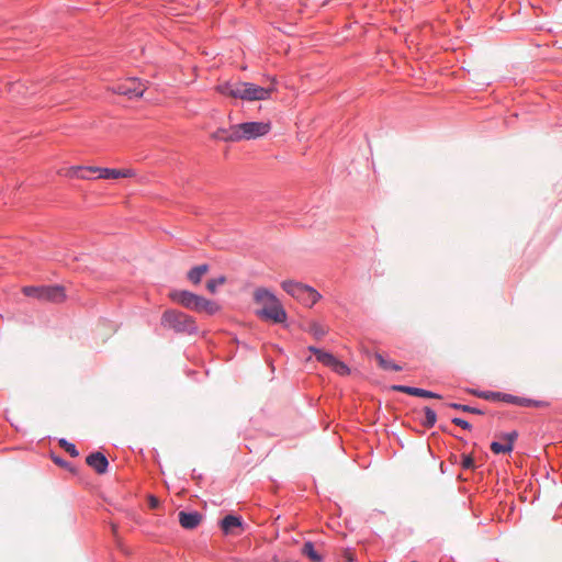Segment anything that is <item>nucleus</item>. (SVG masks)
Instances as JSON below:
<instances>
[{
	"instance_id": "nucleus-14",
	"label": "nucleus",
	"mask_w": 562,
	"mask_h": 562,
	"mask_svg": "<svg viewBox=\"0 0 562 562\" xmlns=\"http://www.w3.org/2000/svg\"><path fill=\"white\" fill-rule=\"evenodd\" d=\"M393 390L401 392V393L408 394V395H413V396H419V397H426V398H441V396L437 393H434V392H430V391H427L424 389H418V387H412V386H406V385H394Z\"/></svg>"
},
{
	"instance_id": "nucleus-23",
	"label": "nucleus",
	"mask_w": 562,
	"mask_h": 562,
	"mask_svg": "<svg viewBox=\"0 0 562 562\" xmlns=\"http://www.w3.org/2000/svg\"><path fill=\"white\" fill-rule=\"evenodd\" d=\"M375 359L379 363V366L384 370H393V371H400L402 368L397 366L396 363L386 360L382 355H375Z\"/></svg>"
},
{
	"instance_id": "nucleus-25",
	"label": "nucleus",
	"mask_w": 562,
	"mask_h": 562,
	"mask_svg": "<svg viewBox=\"0 0 562 562\" xmlns=\"http://www.w3.org/2000/svg\"><path fill=\"white\" fill-rule=\"evenodd\" d=\"M226 282V278L224 276H221L215 279H211L206 282V289L211 293H215L218 285H223Z\"/></svg>"
},
{
	"instance_id": "nucleus-32",
	"label": "nucleus",
	"mask_w": 562,
	"mask_h": 562,
	"mask_svg": "<svg viewBox=\"0 0 562 562\" xmlns=\"http://www.w3.org/2000/svg\"><path fill=\"white\" fill-rule=\"evenodd\" d=\"M342 557L346 562H355L353 553L349 549L344 550Z\"/></svg>"
},
{
	"instance_id": "nucleus-19",
	"label": "nucleus",
	"mask_w": 562,
	"mask_h": 562,
	"mask_svg": "<svg viewBox=\"0 0 562 562\" xmlns=\"http://www.w3.org/2000/svg\"><path fill=\"white\" fill-rule=\"evenodd\" d=\"M212 137L217 140L224 142H237L236 140V128L235 125L231 126L228 130L218 128L212 134Z\"/></svg>"
},
{
	"instance_id": "nucleus-18",
	"label": "nucleus",
	"mask_w": 562,
	"mask_h": 562,
	"mask_svg": "<svg viewBox=\"0 0 562 562\" xmlns=\"http://www.w3.org/2000/svg\"><path fill=\"white\" fill-rule=\"evenodd\" d=\"M240 527V518L234 515H227L221 521V528L225 533H235V529Z\"/></svg>"
},
{
	"instance_id": "nucleus-3",
	"label": "nucleus",
	"mask_w": 562,
	"mask_h": 562,
	"mask_svg": "<svg viewBox=\"0 0 562 562\" xmlns=\"http://www.w3.org/2000/svg\"><path fill=\"white\" fill-rule=\"evenodd\" d=\"M161 325L177 333L194 334L198 331L193 317L175 310L166 311L162 314Z\"/></svg>"
},
{
	"instance_id": "nucleus-15",
	"label": "nucleus",
	"mask_w": 562,
	"mask_h": 562,
	"mask_svg": "<svg viewBox=\"0 0 562 562\" xmlns=\"http://www.w3.org/2000/svg\"><path fill=\"white\" fill-rule=\"evenodd\" d=\"M221 310L220 305L211 300H207L203 296L198 295L196 305H194L193 311L195 312H204L207 315H214Z\"/></svg>"
},
{
	"instance_id": "nucleus-7",
	"label": "nucleus",
	"mask_w": 562,
	"mask_h": 562,
	"mask_svg": "<svg viewBox=\"0 0 562 562\" xmlns=\"http://www.w3.org/2000/svg\"><path fill=\"white\" fill-rule=\"evenodd\" d=\"M238 99L245 101L267 100L276 91L273 83L267 88H263L251 82L238 81Z\"/></svg>"
},
{
	"instance_id": "nucleus-24",
	"label": "nucleus",
	"mask_w": 562,
	"mask_h": 562,
	"mask_svg": "<svg viewBox=\"0 0 562 562\" xmlns=\"http://www.w3.org/2000/svg\"><path fill=\"white\" fill-rule=\"evenodd\" d=\"M424 413L425 419L423 420V425L427 428H431L436 424L437 415L430 407H425Z\"/></svg>"
},
{
	"instance_id": "nucleus-27",
	"label": "nucleus",
	"mask_w": 562,
	"mask_h": 562,
	"mask_svg": "<svg viewBox=\"0 0 562 562\" xmlns=\"http://www.w3.org/2000/svg\"><path fill=\"white\" fill-rule=\"evenodd\" d=\"M59 446L64 448L71 457L76 458L79 456L76 446L71 442H68L66 439H60Z\"/></svg>"
},
{
	"instance_id": "nucleus-11",
	"label": "nucleus",
	"mask_w": 562,
	"mask_h": 562,
	"mask_svg": "<svg viewBox=\"0 0 562 562\" xmlns=\"http://www.w3.org/2000/svg\"><path fill=\"white\" fill-rule=\"evenodd\" d=\"M169 296L173 302L181 304L186 308L193 310L194 305H196L198 295L187 290L171 291Z\"/></svg>"
},
{
	"instance_id": "nucleus-16",
	"label": "nucleus",
	"mask_w": 562,
	"mask_h": 562,
	"mask_svg": "<svg viewBox=\"0 0 562 562\" xmlns=\"http://www.w3.org/2000/svg\"><path fill=\"white\" fill-rule=\"evenodd\" d=\"M308 350L316 357V359L322 362L324 366L331 368L337 360V358L327 351H324L316 347H308Z\"/></svg>"
},
{
	"instance_id": "nucleus-22",
	"label": "nucleus",
	"mask_w": 562,
	"mask_h": 562,
	"mask_svg": "<svg viewBox=\"0 0 562 562\" xmlns=\"http://www.w3.org/2000/svg\"><path fill=\"white\" fill-rule=\"evenodd\" d=\"M307 331L315 338L321 339L327 334L328 329L325 326L313 322L308 325Z\"/></svg>"
},
{
	"instance_id": "nucleus-20",
	"label": "nucleus",
	"mask_w": 562,
	"mask_h": 562,
	"mask_svg": "<svg viewBox=\"0 0 562 562\" xmlns=\"http://www.w3.org/2000/svg\"><path fill=\"white\" fill-rule=\"evenodd\" d=\"M209 272V266L207 265H200L196 267H193L187 274L188 279L193 284H199L203 278L204 274Z\"/></svg>"
},
{
	"instance_id": "nucleus-28",
	"label": "nucleus",
	"mask_w": 562,
	"mask_h": 562,
	"mask_svg": "<svg viewBox=\"0 0 562 562\" xmlns=\"http://www.w3.org/2000/svg\"><path fill=\"white\" fill-rule=\"evenodd\" d=\"M330 369L340 375L349 374V368L347 367V364L338 359L335 361L334 366Z\"/></svg>"
},
{
	"instance_id": "nucleus-1",
	"label": "nucleus",
	"mask_w": 562,
	"mask_h": 562,
	"mask_svg": "<svg viewBox=\"0 0 562 562\" xmlns=\"http://www.w3.org/2000/svg\"><path fill=\"white\" fill-rule=\"evenodd\" d=\"M254 302L261 308L257 312L260 318L272 321L274 323H284L286 312L279 299L266 288H257L252 293Z\"/></svg>"
},
{
	"instance_id": "nucleus-36",
	"label": "nucleus",
	"mask_w": 562,
	"mask_h": 562,
	"mask_svg": "<svg viewBox=\"0 0 562 562\" xmlns=\"http://www.w3.org/2000/svg\"><path fill=\"white\" fill-rule=\"evenodd\" d=\"M54 461H55L57 464H61V460H59V459H57V458H56V459H54Z\"/></svg>"
},
{
	"instance_id": "nucleus-35",
	"label": "nucleus",
	"mask_w": 562,
	"mask_h": 562,
	"mask_svg": "<svg viewBox=\"0 0 562 562\" xmlns=\"http://www.w3.org/2000/svg\"><path fill=\"white\" fill-rule=\"evenodd\" d=\"M112 531L115 533L116 532V525L112 524Z\"/></svg>"
},
{
	"instance_id": "nucleus-30",
	"label": "nucleus",
	"mask_w": 562,
	"mask_h": 562,
	"mask_svg": "<svg viewBox=\"0 0 562 562\" xmlns=\"http://www.w3.org/2000/svg\"><path fill=\"white\" fill-rule=\"evenodd\" d=\"M452 423L463 429H467V430H470L471 429V425L470 423H468L467 420L462 419V418H459V417H454L452 418Z\"/></svg>"
},
{
	"instance_id": "nucleus-37",
	"label": "nucleus",
	"mask_w": 562,
	"mask_h": 562,
	"mask_svg": "<svg viewBox=\"0 0 562 562\" xmlns=\"http://www.w3.org/2000/svg\"><path fill=\"white\" fill-rule=\"evenodd\" d=\"M412 562H416V561H412Z\"/></svg>"
},
{
	"instance_id": "nucleus-12",
	"label": "nucleus",
	"mask_w": 562,
	"mask_h": 562,
	"mask_svg": "<svg viewBox=\"0 0 562 562\" xmlns=\"http://www.w3.org/2000/svg\"><path fill=\"white\" fill-rule=\"evenodd\" d=\"M89 467L95 470L99 474H104L108 471L109 462L105 456L101 452H93L86 459Z\"/></svg>"
},
{
	"instance_id": "nucleus-34",
	"label": "nucleus",
	"mask_w": 562,
	"mask_h": 562,
	"mask_svg": "<svg viewBox=\"0 0 562 562\" xmlns=\"http://www.w3.org/2000/svg\"><path fill=\"white\" fill-rule=\"evenodd\" d=\"M78 178H80V179H88V176H87V173H83L81 171L80 175L78 176Z\"/></svg>"
},
{
	"instance_id": "nucleus-26",
	"label": "nucleus",
	"mask_w": 562,
	"mask_h": 562,
	"mask_svg": "<svg viewBox=\"0 0 562 562\" xmlns=\"http://www.w3.org/2000/svg\"><path fill=\"white\" fill-rule=\"evenodd\" d=\"M449 407L458 411H462L465 413H472V414H483V412L479 408L471 407L469 405L458 404V403H451L449 404Z\"/></svg>"
},
{
	"instance_id": "nucleus-10",
	"label": "nucleus",
	"mask_w": 562,
	"mask_h": 562,
	"mask_svg": "<svg viewBox=\"0 0 562 562\" xmlns=\"http://www.w3.org/2000/svg\"><path fill=\"white\" fill-rule=\"evenodd\" d=\"M89 171L98 172V178L101 179H117L133 177L134 172L132 169H110L100 167H89Z\"/></svg>"
},
{
	"instance_id": "nucleus-8",
	"label": "nucleus",
	"mask_w": 562,
	"mask_h": 562,
	"mask_svg": "<svg viewBox=\"0 0 562 562\" xmlns=\"http://www.w3.org/2000/svg\"><path fill=\"white\" fill-rule=\"evenodd\" d=\"M146 89L145 83L140 82L136 78H128L112 88L114 93L126 95L130 99L140 98Z\"/></svg>"
},
{
	"instance_id": "nucleus-21",
	"label": "nucleus",
	"mask_w": 562,
	"mask_h": 562,
	"mask_svg": "<svg viewBox=\"0 0 562 562\" xmlns=\"http://www.w3.org/2000/svg\"><path fill=\"white\" fill-rule=\"evenodd\" d=\"M302 554L306 555L312 562H322L323 557L315 551L312 542H305L302 548Z\"/></svg>"
},
{
	"instance_id": "nucleus-2",
	"label": "nucleus",
	"mask_w": 562,
	"mask_h": 562,
	"mask_svg": "<svg viewBox=\"0 0 562 562\" xmlns=\"http://www.w3.org/2000/svg\"><path fill=\"white\" fill-rule=\"evenodd\" d=\"M281 286L288 294L308 307H312L322 297L312 286L294 280H284Z\"/></svg>"
},
{
	"instance_id": "nucleus-9",
	"label": "nucleus",
	"mask_w": 562,
	"mask_h": 562,
	"mask_svg": "<svg viewBox=\"0 0 562 562\" xmlns=\"http://www.w3.org/2000/svg\"><path fill=\"white\" fill-rule=\"evenodd\" d=\"M499 441H493L491 443V450L495 454L509 453L514 449V442L518 438L517 431L504 432L497 436Z\"/></svg>"
},
{
	"instance_id": "nucleus-33",
	"label": "nucleus",
	"mask_w": 562,
	"mask_h": 562,
	"mask_svg": "<svg viewBox=\"0 0 562 562\" xmlns=\"http://www.w3.org/2000/svg\"><path fill=\"white\" fill-rule=\"evenodd\" d=\"M148 504L150 508H157L159 506V499L153 495L148 497Z\"/></svg>"
},
{
	"instance_id": "nucleus-31",
	"label": "nucleus",
	"mask_w": 562,
	"mask_h": 562,
	"mask_svg": "<svg viewBox=\"0 0 562 562\" xmlns=\"http://www.w3.org/2000/svg\"><path fill=\"white\" fill-rule=\"evenodd\" d=\"M462 467L464 469H472L474 467V460L472 457L470 456H465L463 457V460H462Z\"/></svg>"
},
{
	"instance_id": "nucleus-4",
	"label": "nucleus",
	"mask_w": 562,
	"mask_h": 562,
	"mask_svg": "<svg viewBox=\"0 0 562 562\" xmlns=\"http://www.w3.org/2000/svg\"><path fill=\"white\" fill-rule=\"evenodd\" d=\"M469 393H471L477 397L487 400V401H503V402L515 404L518 406H525V407H530V406L546 407V406H548V403H546V402L536 401V400L526 398V397H519V396L501 393V392H479L476 390H469Z\"/></svg>"
},
{
	"instance_id": "nucleus-29",
	"label": "nucleus",
	"mask_w": 562,
	"mask_h": 562,
	"mask_svg": "<svg viewBox=\"0 0 562 562\" xmlns=\"http://www.w3.org/2000/svg\"><path fill=\"white\" fill-rule=\"evenodd\" d=\"M81 171H89V167H80V166H74L67 169L66 176L68 177H77L80 175Z\"/></svg>"
},
{
	"instance_id": "nucleus-6",
	"label": "nucleus",
	"mask_w": 562,
	"mask_h": 562,
	"mask_svg": "<svg viewBox=\"0 0 562 562\" xmlns=\"http://www.w3.org/2000/svg\"><path fill=\"white\" fill-rule=\"evenodd\" d=\"M236 140H249L267 135L271 130L270 122H246L236 124Z\"/></svg>"
},
{
	"instance_id": "nucleus-17",
	"label": "nucleus",
	"mask_w": 562,
	"mask_h": 562,
	"mask_svg": "<svg viewBox=\"0 0 562 562\" xmlns=\"http://www.w3.org/2000/svg\"><path fill=\"white\" fill-rule=\"evenodd\" d=\"M215 90L223 95L238 99V91H239L238 81L237 82H231V81L221 82L215 87Z\"/></svg>"
},
{
	"instance_id": "nucleus-13",
	"label": "nucleus",
	"mask_w": 562,
	"mask_h": 562,
	"mask_svg": "<svg viewBox=\"0 0 562 562\" xmlns=\"http://www.w3.org/2000/svg\"><path fill=\"white\" fill-rule=\"evenodd\" d=\"M178 517H179V524L184 529H194L202 521V515L198 512H192V513L180 512L178 514Z\"/></svg>"
},
{
	"instance_id": "nucleus-5",
	"label": "nucleus",
	"mask_w": 562,
	"mask_h": 562,
	"mask_svg": "<svg viewBox=\"0 0 562 562\" xmlns=\"http://www.w3.org/2000/svg\"><path fill=\"white\" fill-rule=\"evenodd\" d=\"M22 292L30 297L42 302L60 303L65 300V290L63 286H24Z\"/></svg>"
}]
</instances>
